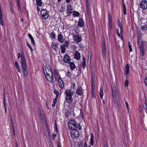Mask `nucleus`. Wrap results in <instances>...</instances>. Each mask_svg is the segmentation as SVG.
<instances>
[{
  "instance_id": "obj_23",
  "label": "nucleus",
  "mask_w": 147,
  "mask_h": 147,
  "mask_svg": "<svg viewBox=\"0 0 147 147\" xmlns=\"http://www.w3.org/2000/svg\"><path fill=\"white\" fill-rule=\"evenodd\" d=\"M59 83V86L61 89H63L64 87V86L63 84V82L62 79H60L57 81Z\"/></svg>"
},
{
  "instance_id": "obj_9",
  "label": "nucleus",
  "mask_w": 147,
  "mask_h": 147,
  "mask_svg": "<svg viewBox=\"0 0 147 147\" xmlns=\"http://www.w3.org/2000/svg\"><path fill=\"white\" fill-rule=\"evenodd\" d=\"M102 54L103 58H105L106 56V50L105 42L103 41L102 42Z\"/></svg>"
},
{
  "instance_id": "obj_55",
  "label": "nucleus",
  "mask_w": 147,
  "mask_h": 147,
  "mask_svg": "<svg viewBox=\"0 0 147 147\" xmlns=\"http://www.w3.org/2000/svg\"><path fill=\"white\" fill-rule=\"evenodd\" d=\"M0 24L2 26H3V21L2 18H0Z\"/></svg>"
},
{
  "instance_id": "obj_57",
  "label": "nucleus",
  "mask_w": 147,
  "mask_h": 147,
  "mask_svg": "<svg viewBox=\"0 0 147 147\" xmlns=\"http://www.w3.org/2000/svg\"><path fill=\"white\" fill-rule=\"evenodd\" d=\"M57 147H61L60 143L58 141H57Z\"/></svg>"
},
{
  "instance_id": "obj_51",
  "label": "nucleus",
  "mask_w": 147,
  "mask_h": 147,
  "mask_svg": "<svg viewBox=\"0 0 147 147\" xmlns=\"http://www.w3.org/2000/svg\"><path fill=\"white\" fill-rule=\"evenodd\" d=\"M92 90H94L95 89V83H91Z\"/></svg>"
},
{
  "instance_id": "obj_4",
  "label": "nucleus",
  "mask_w": 147,
  "mask_h": 147,
  "mask_svg": "<svg viewBox=\"0 0 147 147\" xmlns=\"http://www.w3.org/2000/svg\"><path fill=\"white\" fill-rule=\"evenodd\" d=\"M40 13L41 15L42 19L46 20L49 17V12L46 9H42Z\"/></svg>"
},
{
  "instance_id": "obj_45",
  "label": "nucleus",
  "mask_w": 147,
  "mask_h": 147,
  "mask_svg": "<svg viewBox=\"0 0 147 147\" xmlns=\"http://www.w3.org/2000/svg\"><path fill=\"white\" fill-rule=\"evenodd\" d=\"M54 92L56 95V97H57V98H58L59 94L58 91H57L56 90H55L54 91Z\"/></svg>"
},
{
  "instance_id": "obj_31",
  "label": "nucleus",
  "mask_w": 147,
  "mask_h": 147,
  "mask_svg": "<svg viewBox=\"0 0 147 147\" xmlns=\"http://www.w3.org/2000/svg\"><path fill=\"white\" fill-rule=\"evenodd\" d=\"M147 29V25L146 24L142 25L141 27V29L142 31H145Z\"/></svg>"
},
{
  "instance_id": "obj_63",
  "label": "nucleus",
  "mask_w": 147,
  "mask_h": 147,
  "mask_svg": "<svg viewBox=\"0 0 147 147\" xmlns=\"http://www.w3.org/2000/svg\"><path fill=\"white\" fill-rule=\"evenodd\" d=\"M109 24V26L110 30H111L112 29V23Z\"/></svg>"
},
{
  "instance_id": "obj_60",
  "label": "nucleus",
  "mask_w": 147,
  "mask_h": 147,
  "mask_svg": "<svg viewBox=\"0 0 147 147\" xmlns=\"http://www.w3.org/2000/svg\"><path fill=\"white\" fill-rule=\"evenodd\" d=\"M91 83H95L94 78L92 77L91 79Z\"/></svg>"
},
{
  "instance_id": "obj_16",
  "label": "nucleus",
  "mask_w": 147,
  "mask_h": 147,
  "mask_svg": "<svg viewBox=\"0 0 147 147\" xmlns=\"http://www.w3.org/2000/svg\"><path fill=\"white\" fill-rule=\"evenodd\" d=\"M74 58L76 60H78L80 59V54L77 51H75L74 53Z\"/></svg>"
},
{
  "instance_id": "obj_59",
  "label": "nucleus",
  "mask_w": 147,
  "mask_h": 147,
  "mask_svg": "<svg viewBox=\"0 0 147 147\" xmlns=\"http://www.w3.org/2000/svg\"><path fill=\"white\" fill-rule=\"evenodd\" d=\"M56 136V135L55 134H52V137L53 140H54V139Z\"/></svg>"
},
{
  "instance_id": "obj_44",
  "label": "nucleus",
  "mask_w": 147,
  "mask_h": 147,
  "mask_svg": "<svg viewBox=\"0 0 147 147\" xmlns=\"http://www.w3.org/2000/svg\"><path fill=\"white\" fill-rule=\"evenodd\" d=\"M86 9L87 11H88L90 6L88 3V1H86Z\"/></svg>"
},
{
  "instance_id": "obj_50",
  "label": "nucleus",
  "mask_w": 147,
  "mask_h": 147,
  "mask_svg": "<svg viewBox=\"0 0 147 147\" xmlns=\"http://www.w3.org/2000/svg\"><path fill=\"white\" fill-rule=\"evenodd\" d=\"M123 11L124 15H125L126 14V11H127L126 7H123Z\"/></svg>"
},
{
  "instance_id": "obj_42",
  "label": "nucleus",
  "mask_w": 147,
  "mask_h": 147,
  "mask_svg": "<svg viewBox=\"0 0 147 147\" xmlns=\"http://www.w3.org/2000/svg\"><path fill=\"white\" fill-rule=\"evenodd\" d=\"M69 42L68 41H65L63 44V45H62L63 46L65 47H67L69 45Z\"/></svg>"
},
{
  "instance_id": "obj_43",
  "label": "nucleus",
  "mask_w": 147,
  "mask_h": 147,
  "mask_svg": "<svg viewBox=\"0 0 147 147\" xmlns=\"http://www.w3.org/2000/svg\"><path fill=\"white\" fill-rule=\"evenodd\" d=\"M70 115V113L68 111H67L65 113V117L68 118H69V116Z\"/></svg>"
},
{
  "instance_id": "obj_13",
  "label": "nucleus",
  "mask_w": 147,
  "mask_h": 147,
  "mask_svg": "<svg viewBox=\"0 0 147 147\" xmlns=\"http://www.w3.org/2000/svg\"><path fill=\"white\" fill-rule=\"evenodd\" d=\"M65 93L66 96V97L72 96L73 94L70 90L67 89L65 92Z\"/></svg>"
},
{
  "instance_id": "obj_47",
  "label": "nucleus",
  "mask_w": 147,
  "mask_h": 147,
  "mask_svg": "<svg viewBox=\"0 0 147 147\" xmlns=\"http://www.w3.org/2000/svg\"><path fill=\"white\" fill-rule=\"evenodd\" d=\"M112 23L111 17L110 14L109 15V24Z\"/></svg>"
},
{
  "instance_id": "obj_18",
  "label": "nucleus",
  "mask_w": 147,
  "mask_h": 147,
  "mask_svg": "<svg viewBox=\"0 0 147 147\" xmlns=\"http://www.w3.org/2000/svg\"><path fill=\"white\" fill-rule=\"evenodd\" d=\"M67 10L66 11L67 14L69 15L71 14L73 12L72 11L73 10L72 8V6L70 4H68L67 6Z\"/></svg>"
},
{
  "instance_id": "obj_32",
  "label": "nucleus",
  "mask_w": 147,
  "mask_h": 147,
  "mask_svg": "<svg viewBox=\"0 0 147 147\" xmlns=\"http://www.w3.org/2000/svg\"><path fill=\"white\" fill-rule=\"evenodd\" d=\"M72 13H73V15L74 17H78L80 16V13L78 12L74 11Z\"/></svg>"
},
{
  "instance_id": "obj_39",
  "label": "nucleus",
  "mask_w": 147,
  "mask_h": 147,
  "mask_svg": "<svg viewBox=\"0 0 147 147\" xmlns=\"http://www.w3.org/2000/svg\"><path fill=\"white\" fill-rule=\"evenodd\" d=\"M76 84L73 83H71L70 86V89L72 90L76 88Z\"/></svg>"
},
{
  "instance_id": "obj_52",
  "label": "nucleus",
  "mask_w": 147,
  "mask_h": 147,
  "mask_svg": "<svg viewBox=\"0 0 147 147\" xmlns=\"http://www.w3.org/2000/svg\"><path fill=\"white\" fill-rule=\"evenodd\" d=\"M125 86L126 87H127L129 85V83L128 80H126L125 82Z\"/></svg>"
},
{
  "instance_id": "obj_10",
  "label": "nucleus",
  "mask_w": 147,
  "mask_h": 147,
  "mask_svg": "<svg viewBox=\"0 0 147 147\" xmlns=\"http://www.w3.org/2000/svg\"><path fill=\"white\" fill-rule=\"evenodd\" d=\"M76 93L78 95H82L83 93V90L81 87L78 84V87L76 91Z\"/></svg>"
},
{
  "instance_id": "obj_2",
  "label": "nucleus",
  "mask_w": 147,
  "mask_h": 147,
  "mask_svg": "<svg viewBox=\"0 0 147 147\" xmlns=\"http://www.w3.org/2000/svg\"><path fill=\"white\" fill-rule=\"evenodd\" d=\"M146 42L142 40H140L138 41V43L140 47V55L144 56L145 52V47L146 46Z\"/></svg>"
},
{
  "instance_id": "obj_20",
  "label": "nucleus",
  "mask_w": 147,
  "mask_h": 147,
  "mask_svg": "<svg viewBox=\"0 0 147 147\" xmlns=\"http://www.w3.org/2000/svg\"><path fill=\"white\" fill-rule=\"evenodd\" d=\"M54 73L55 78L56 81H58V80H60V79H61L60 76H59L57 72L55 69H54Z\"/></svg>"
},
{
  "instance_id": "obj_53",
  "label": "nucleus",
  "mask_w": 147,
  "mask_h": 147,
  "mask_svg": "<svg viewBox=\"0 0 147 147\" xmlns=\"http://www.w3.org/2000/svg\"><path fill=\"white\" fill-rule=\"evenodd\" d=\"M116 30H117V36H118V37H120V36H121V34H119V31L118 30V29H116Z\"/></svg>"
},
{
  "instance_id": "obj_54",
  "label": "nucleus",
  "mask_w": 147,
  "mask_h": 147,
  "mask_svg": "<svg viewBox=\"0 0 147 147\" xmlns=\"http://www.w3.org/2000/svg\"><path fill=\"white\" fill-rule=\"evenodd\" d=\"M15 66L16 67H18L19 66V63H18V62L17 61H16L15 62Z\"/></svg>"
},
{
  "instance_id": "obj_36",
  "label": "nucleus",
  "mask_w": 147,
  "mask_h": 147,
  "mask_svg": "<svg viewBox=\"0 0 147 147\" xmlns=\"http://www.w3.org/2000/svg\"><path fill=\"white\" fill-rule=\"evenodd\" d=\"M83 61L82 63V66L83 67V69H84L86 67V60L85 57H83Z\"/></svg>"
},
{
  "instance_id": "obj_38",
  "label": "nucleus",
  "mask_w": 147,
  "mask_h": 147,
  "mask_svg": "<svg viewBox=\"0 0 147 147\" xmlns=\"http://www.w3.org/2000/svg\"><path fill=\"white\" fill-rule=\"evenodd\" d=\"M117 92L116 91L112 92V95L113 98V99H117Z\"/></svg>"
},
{
  "instance_id": "obj_30",
  "label": "nucleus",
  "mask_w": 147,
  "mask_h": 147,
  "mask_svg": "<svg viewBox=\"0 0 147 147\" xmlns=\"http://www.w3.org/2000/svg\"><path fill=\"white\" fill-rule=\"evenodd\" d=\"M137 35L138 36V40H142V34L140 31L138 32L137 33Z\"/></svg>"
},
{
  "instance_id": "obj_25",
  "label": "nucleus",
  "mask_w": 147,
  "mask_h": 147,
  "mask_svg": "<svg viewBox=\"0 0 147 147\" xmlns=\"http://www.w3.org/2000/svg\"><path fill=\"white\" fill-rule=\"evenodd\" d=\"M68 63L69 65V67L71 70H73L76 67V65L73 62H69Z\"/></svg>"
},
{
  "instance_id": "obj_5",
  "label": "nucleus",
  "mask_w": 147,
  "mask_h": 147,
  "mask_svg": "<svg viewBox=\"0 0 147 147\" xmlns=\"http://www.w3.org/2000/svg\"><path fill=\"white\" fill-rule=\"evenodd\" d=\"M45 75L49 73L51 74V73L53 72L52 70V68L49 65L45 66L43 69Z\"/></svg>"
},
{
  "instance_id": "obj_35",
  "label": "nucleus",
  "mask_w": 147,
  "mask_h": 147,
  "mask_svg": "<svg viewBox=\"0 0 147 147\" xmlns=\"http://www.w3.org/2000/svg\"><path fill=\"white\" fill-rule=\"evenodd\" d=\"M117 24L120 27H123L122 21L118 18L117 21Z\"/></svg>"
},
{
  "instance_id": "obj_62",
  "label": "nucleus",
  "mask_w": 147,
  "mask_h": 147,
  "mask_svg": "<svg viewBox=\"0 0 147 147\" xmlns=\"http://www.w3.org/2000/svg\"><path fill=\"white\" fill-rule=\"evenodd\" d=\"M17 70H18V71L19 72H21V69H20V67L19 66L18 67H16Z\"/></svg>"
},
{
  "instance_id": "obj_49",
  "label": "nucleus",
  "mask_w": 147,
  "mask_h": 147,
  "mask_svg": "<svg viewBox=\"0 0 147 147\" xmlns=\"http://www.w3.org/2000/svg\"><path fill=\"white\" fill-rule=\"evenodd\" d=\"M129 45H128V47L129 49V51L130 52H131L132 51V49L131 48V45H130V42H128Z\"/></svg>"
},
{
  "instance_id": "obj_56",
  "label": "nucleus",
  "mask_w": 147,
  "mask_h": 147,
  "mask_svg": "<svg viewBox=\"0 0 147 147\" xmlns=\"http://www.w3.org/2000/svg\"><path fill=\"white\" fill-rule=\"evenodd\" d=\"M18 2V10L19 11V9H20V4L19 1H17Z\"/></svg>"
},
{
  "instance_id": "obj_17",
  "label": "nucleus",
  "mask_w": 147,
  "mask_h": 147,
  "mask_svg": "<svg viewBox=\"0 0 147 147\" xmlns=\"http://www.w3.org/2000/svg\"><path fill=\"white\" fill-rule=\"evenodd\" d=\"M129 72V66L128 64H126L125 65V67L124 70V74L126 76Z\"/></svg>"
},
{
  "instance_id": "obj_64",
  "label": "nucleus",
  "mask_w": 147,
  "mask_h": 147,
  "mask_svg": "<svg viewBox=\"0 0 147 147\" xmlns=\"http://www.w3.org/2000/svg\"><path fill=\"white\" fill-rule=\"evenodd\" d=\"M125 104L126 105L127 109L128 110V105L127 102V101H125Z\"/></svg>"
},
{
  "instance_id": "obj_12",
  "label": "nucleus",
  "mask_w": 147,
  "mask_h": 147,
  "mask_svg": "<svg viewBox=\"0 0 147 147\" xmlns=\"http://www.w3.org/2000/svg\"><path fill=\"white\" fill-rule=\"evenodd\" d=\"M51 48L53 49L55 51H57V49L58 48L59 46L58 44L55 42H53L51 45Z\"/></svg>"
},
{
  "instance_id": "obj_26",
  "label": "nucleus",
  "mask_w": 147,
  "mask_h": 147,
  "mask_svg": "<svg viewBox=\"0 0 147 147\" xmlns=\"http://www.w3.org/2000/svg\"><path fill=\"white\" fill-rule=\"evenodd\" d=\"M9 5L10 13L11 14H13L14 13V10L13 9V5L12 4L11 2H9Z\"/></svg>"
},
{
  "instance_id": "obj_14",
  "label": "nucleus",
  "mask_w": 147,
  "mask_h": 147,
  "mask_svg": "<svg viewBox=\"0 0 147 147\" xmlns=\"http://www.w3.org/2000/svg\"><path fill=\"white\" fill-rule=\"evenodd\" d=\"M71 60L70 57L67 54H66L64 56L63 61L66 63H68Z\"/></svg>"
},
{
  "instance_id": "obj_1",
  "label": "nucleus",
  "mask_w": 147,
  "mask_h": 147,
  "mask_svg": "<svg viewBox=\"0 0 147 147\" xmlns=\"http://www.w3.org/2000/svg\"><path fill=\"white\" fill-rule=\"evenodd\" d=\"M68 125L69 128L72 130L77 129L80 130L82 129L80 124L77 123L76 121L74 119L71 120L69 121Z\"/></svg>"
},
{
  "instance_id": "obj_61",
  "label": "nucleus",
  "mask_w": 147,
  "mask_h": 147,
  "mask_svg": "<svg viewBox=\"0 0 147 147\" xmlns=\"http://www.w3.org/2000/svg\"><path fill=\"white\" fill-rule=\"evenodd\" d=\"M144 82L146 85L147 86V77H146L145 79Z\"/></svg>"
},
{
  "instance_id": "obj_22",
  "label": "nucleus",
  "mask_w": 147,
  "mask_h": 147,
  "mask_svg": "<svg viewBox=\"0 0 147 147\" xmlns=\"http://www.w3.org/2000/svg\"><path fill=\"white\" fill-rule=\"evenodd\" d=\"M21 62L22 64L26 63L25 55L23 52L21 54Z\"/></svg>"
},
{
  "instance_id": "obj_11",
  "label": "nucleus",
  "mask_w": 147,
  "mask_h": 147,
  "mask_svg": "<svg viewBox=\"0 0 147 147\" xmlns=\"http://www.w3.org/2000/svg\"><path fill=\"white\" fill-rule=\"evenodd\" d=\"M24 76L26 77L28 76V71L26 69V63L22 64Z\"/></svg>"
},
{
  "instance_id": "obj_41",
  "label": "nucleus",
  "mask_w": 147,
  "mask_h": 147,
  "mask_svg": "<svg viewBox=\"0 0 147 147\" xmlns=\"http://www.w3.org/2000/svg\"><path fill=\"white\" fill-rule=\"evenodd\" d=\"M61 53H64L65 52L66 48L65 47L62 45L61 46Z\"/></svg>"
},
{
  "instance_id": "obj_58",
  "label": "nucleus",
  "mask_w": 147,
  "mask_h": 147,
  "mask_svg": "<svg viewBox=\"0 0 147 147\" xmlns=\"http://www.w3.org/2000/svg\"><path fill=\"white\" fill-rule=\"evenodd\" d=\"M120 34L123 35V27H120Z\"/></svg>"
},
{
  "instance_id": "obj_8",
  "label": "nucleus",
  "mask_w": 147,
  "mask_h": 147,
  "mask_svg": "<svg viewBox=\"0 0 147 147\" xmlns=\"http://www.w3.org/2000/svg\"><path fill=\"white\" fill-rule=\"evenodd\" d=\"M73 36L74 41L76 43L80 42L82 40L81 36L80 34L73 35Z\"/></svg>"
},
{
  "instance_id": "obj_27",
  "label": "nucleus",
  "mask_w": 147,
  "mask_h": 147,
  "mask_svg": "<svg viewBox=\"0 0 147 147\" xmlns=\"http://www.w3.org/2000/svg\"><path fill=\"white\" fill-rule=\"evenodd\" d=\"M94 134L91 133L90 134V144L92 146L94 144Z\"/></svg>"
},
{
  "instance_id": "obj_37",
  "label": "nucleus",
  "mask_w": 147,
  "mask_h": 147,
  "mask_svg": "<svg viewBox=\"0 0 147 147\" xmlns=\"http://www.w3.org/2000/svg\"><path fill=\"white\" fill-rule=\"evenodd\" d=\"M42 2L41 0H36V4L37 5L40 6H41L42 5Z\"/></svg>"
},
{
  "instance_id": "obj_7",
  "label": "nucleus",
  "mask_w": 147,
  "mask_h": 147,
  "mask_svg": "<svg viewBox=\"0 0 147 147\" xmlns=\"http://www.w3.org/2000/svg\"><path fill=\"white\" fill-rule=\"evenodd\" d=\"M139 7L143 10L147 8V1L145 0H142L139 3Z\"/></svg>"
},
{
  "instance_id": "obj_33",
  "label": "nucleus",
  "mask_w": 147,
  "mask_h": 147,
  "mask_svg": "<svg viewBox=\"0 0 147 147\" xmlns=\"http://www.w3.org/2000/svg\"><path fill=\"white\" fill-rule=\"evenodd\" d=\"M102 87H100V96L101 98L102 99L103 95V92L102 90Z\"/></svg>"
},
{
  "instance_id": "obj_24",
  "label": "nucleus",
  "mask_w": 147,
  "mask_h": 147,
  "mask_svg": "<svg viewBox=\"0 0 147 147\" xmlns=\"http://www.w3.org/2000/svg\"><path fill=\"white\" fill-rule=\"evenodd\" d=\"M143 100H144V108L145 111V112L147 114V103H146V97L145 96H144Z\"/></svg>"
},
{
  "instance_id": "obj_48",
  "label": "nucleus",
  "mask_w": 147,
  "mask_h": 147,
  "mask_svg": "<svg viewBox=\"0 0 147 147\" xmlns=\"http://www.w3.org/2000/svg\"><path fill=\"white\" fill-rule=\"evenodd\" d=\"M26 44H27V45H28V47L30 49V51L32 52V51L33 50L32 49V47L30 46V45L28 43V42H26Z\"/></svg>"
},
{
  "instance_id": "obj_40",
  "label": "nucleus",
  "mask_w": 147,
  "mask_h": 147,
  "mask_svg": "<svg viewBox=\"0 0 147 147\" xmlns=\"http://www.w3.org/2000/svg\"><path fill=\"white\" fill-rule=\"evenodd\" d=\"M57 98H57V97H55L53 99V104H52V107H53L55 106Z\"/></svg>"
},
{
  "instance_id": "obj_3",
  "label": "nucleus",
  "mask_w": 147,
  "mask_h": 147,
  "mask_svg": "<svg viewBox=\"0 0 147 147\" xmlns=\"http://www.w3.org/2000/svg\"><path fill=\"white\" fill-rule=\"evenodd\" d=\"M70 135L72 138H78L80 136V133L77 129H74L71 131Z\"/></svg>"
},
{
  "instance_id": "obj_19",
  "label": "nucleus",
  "mask_w": 147,
  "mask_h": 147,
  "mask_svg": "<svg viewBox=\"0 0 147 147\" xmlns=\"http://www.w3.org/2000/svg\"><path fill=\"white\" fill-rule=\"evenodd\" d=\"M58 41L61 43H63L64 41V39H63V36L61 33L58 34Z\"/></svg>"
},
{
  "instance_id": "obj_15",
  "label": "nucleus",
  "mask_w": 147,
  "mask_h": 147,
  "mask_svg": "<svg viewBox=\"0 0 147 147\" xmlns=\"http://www.w3.org/2000/svg\"><path fill=\"white\" fill-rule=\"evenodd\" d=\"M65 102L68 103L69 104H71L73 101V99L72 96L71 97H65Z\"/></svg>"
},
{
  "instance_id": "obj_21",
  "label": "nucleus",
  "mask_w": 147,
  "mask_h": 147,
  "mask_svg": "<svg viewBox=\"0 0 147 147\" xmlns=\"http://www.w3.org/2000/svg\"><path fill=\"white\" fill-rule=\"evenodd\" d=\"M78 24V26L80 27H83L84 26V21L82 19L80 18L79 19Z\"/></svg>"
},
{
  "instance_id": "obj_28",
  "label": "nucleus",
  "mask_w": 147,
  "mask_h": 147,
  "mask_svg": "<svg viewBox=\"0 0 147 147\" xmlns=\"http://www.w3.org/2000/svg\"><path fill=\"white\" fill-rule=\"evenodd\" d=\"M49 35L50 37L52 39H55V35L53 31L49 34Z\"/></svg>"
},
{
  "instance_id": "obj_46",
  "label": "nucleus",
  "mask_w": 147,
  "mask_h": 147,
  "mask_svg": "<svg viewBox=\"0 0 147 147\" xmlns=\"http://www.w3.org/2000/svg\"><path fill=\"white\" fill-rule=\"evenodd\" d=\"M92 97L94 98H95L96 97V95L95 93L94 90H92Z\"/></svg>"
},
{
  "instance_id": "obj_34",
  "label": "nucleus",
  "mask_w": 147,
  "mask_h": 147,
  "mask_svg": "<svg viewBox=\"0 0 147 147\" xmlns=\"http://www.w3.org/2000/svg\"><path fill=\"white\" fill-rule=\"evenodd\" d=\"M66 76L67 78H71L72 77V74L69 70L66 73Z\"/></svg>"
},
{
  "instance_id": "obj_6",
  "label": "nucleus",
  "mask_w": 147,
  "mask_h": 147,
  "mask_svg": "<svg viewBox=\"0 0 147 147\" xmlns=\"http://www.w3.org/2000/svg\"><path fill=\"white\" fill-rule=\"evenodd\" d=\"M46 78L47 80L53 84L54 82L53 81V72L51 73V74L48 73L45 75Z\"/></svg>"
},
{
  "instance_id": "obj_29",
  "label": "nucleus",
  "mask_w": 147,
  "mask_h": 147,
  "mask_svg": "<svg viewBox=\"0 0 147 147\" xmlns=\"http://www.w3.org/2000/svg\"><path fill=\"white\" fill-rule=\"evenodd\" d=\"M28 36L30 39L31 42L32 44H33V45H34V40L33 37L32 36V35L30 34H28Z\"/></svg>"
}]
</instances>
